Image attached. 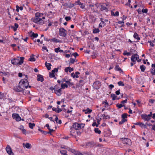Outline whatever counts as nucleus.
<instances>
[{
  "label": "nucleus",
  "instance_id": "obj_1",
  "mask_svg": "<svg viewBox=\"0 0 155 155\" xmlns=\"http://www.w3.org/2000/svg\"><path fill=\"white\" fill-rule=\"evenodd\" d=\"M17 58H19V57H18ZM20 61L18 59L15 58L12 59L11 60L12 63L16 65H19L22 64L23 63L25 58L24 57H20Z\"/></svg>",
  "mask_w": 155,
  "mask_h": 155
},
{
  "label": "nucleus",
  "instance_id": "obj_2",
  "mask_svg": "<svg viewBox=\"0 0 155 155\" xmlns=\"http://www.w3.org/2000/svg\"><path fill=\"white\" fill-rule=\"evenodd\" d=\"M19 84L21 87L23 88L24 90L25 88H27L28 86V82L26 79H23L21 80L19 82Z\"/></svg>",
  "mask_w": 155,
  "mask_h": 155
},
{
  "label": "nucleus",
  "instance_id": "obj_3",
  "mask_svg": "<svg viewBox=\"0 0 155 155\" xmlns=\"http://www.w3.org/2000/svg\"><path fill=\"white\" fill-rule=\"evenodd\" d=\"M59 35L63 37H65L67 35V31L64 28H60L59 30Z\"/></svg>",
  "mask_w": 155,
  "mask_h": 155
},
{
  "label": "nucleus",
  "instance_id": "obj_4",
  "mask_svg": "<svg viewBox=\"0 0 155 155\" xmlns=\"http://www.w3.org/2000/svg\"><path fill=\"white\" fill-rule=\"evenodd\" d=\"M21 87V85L19 84L18 86L14 87L13 88V89L16 92H23L24 91L23 88Z\"/></svg>",
  "mask_w": 155,
  "mask_h": 155
},
{
  "label": "nucleus",
  "instance_id": "obj_5",
  "mask_svg": "<svg viewBox=\"0 0 155 155\" xmlns=\"http://www.w3.org/2000/svg\"><path fill=\"white\" fill-rule=\"evenodd\" d=\"M121 139L124 143H125L129 145H131V140L129 139L126 138H122Z\"/></svg>",
  "mask_w": 155,
  "mask_h": 155
},
{
  "label": "nucleus",
  "instance_id": "obj_6",
  "mask_svg": "<svg viewBox=\"0 0 155 155\" xmlns=\"http://www.w3.org/2000/svg\"><path fill=\"white\" fill-rule=\"evenodd\" d=\"M72 128H73L75 130H77L81 129V127L80 124L76 122L73 124L71 127V130Z\"/></svg>",
  "mask_w": 155,
  "mask_h": 155
},
{
  "label": "nucleus",
  "instance_id": "obj_7",
  "mask_svg": "<svg viewBox=\"0 0 155 155\" xmlns=\"http://www.w3.org/2000/svg\"><path fill=\"white\" fill-rule=\"evenodd\" d=\"M101 84L99 81H97L94 83L93 87L94 89H99Z\"/></svg>",
  "mask_w": 155,
  "mask_h": 155
},
{
  "label": "nucleus",
  "instance_id": "obj_8",
  "mask_svg": "<svg viewBox=\"0 0 155 155\" xmlns=\"http://www.w3.org/2000/svg\"><path fill=\"white\" fill-rule=\"evenodd\" d=\"M6 150L9 155H14V153L12 152V149L9 145L7 146L6 148Z\"/></svg>",
  "mask_w": 155,
  "mask_h": 155
},
{
  "label": "nucleus",
  "instance_id": "obj_9",
  "mask_svg": "<svg viewBox=\"0 0 155 155\" xmlns=\"http://www.w3.org/2000/svg\"><path fill=\"white\" fill-rule=\"evenodd\" d=\"M12 117L14 119H15L17 121H19L21 120V118L18 114L14 113L12 115Z\"/></svg>",
  "mask_w": 155,
  "mask_h": 155
},
{
  "label": "nucleus",
  "instance_id": "obj_10",
  "mask_svg": "<svg viewBox=\"0 0 155 155\" xmlns=\"http://www.w3.org/2000/svg\"><path fill=\"white\" fill-rule=\"evenodd\" d=\"M141 116L142 119L145 121H148L151 119V117H150V115H147L146 114H142Z\"/></svg>",
  "mask_w": 155,
  "mask_h": 155
},
{
  "label": "nucleus",
  "instance_id": "obj_11",
  "mask_svg": "<svg viewBox=\"0 0 155 155\" xmlns=\"http://www.w3.org/2000/svg\"><path fill=\"white\" fill-rule=\"evenodd\" d=\"M22 145L24 148L28 149L31 148L32 147L31 144L28 143H23L22 144Z\"/></svg>",
  "mask_w": 155,
  "mask_h": 155
},
{
  "label": "nucleus",
  "instance_id": "obj_12",
  "mask_svg": "<svg viewBox=\"0 0 155 155\" xmlns=\"http://www.w3.org/2000/svg\"><path fill=\"white\" fill-rule=\"evenodd\" d=\"M66 149L68 151L73 153L75 155L77 154V153L78 152V151L76 150H75L71 148L70 147H66Z\"/></svg>",
  "mask_w": 155,
  "mask_h": 155
},
{
  "label": "nucleus",
  "instance_id": "obj_13",
  "mask_svg": "<svg viewBox=\"0 0 155 155\" xmlns=\"http://www.w3.org/2000/svg\"><path fill=\"white\" fill-rule=\"evenodd\" d=\"M37 80L38 81H40L41 82L44 81L43 76L41 74H38L37 75Z\"/></svg>",
  "mask_w": 155,
  "mask_h": 155
},
{
  "label": "nucleus",
  "instance_id": "obj_14",
  "mask_svg": "<svg viewBox=\"0 0 155 155\" xmlns=\"http://www.w3.org/2000/svg\"><path fill=\"white\" fill-rule=\"evenodd\" d=\"M61 88L59 89L54 90V92L58 96H59L61 95Z\"/></svg>",
  "mask_w": 155,
  "mask_h": 155
},
{
  "label": "nucleus",
  "instance_id": "obj_15",
  "mask_svg": "<svg viewBox=\"0 0 155 155\" xmlns=\"http://www.w3.org/2000/svg\"><path fill=\"white\" fill-rule=\"evenodd\" d=\"M35 55L33 54H31L30 58L28 59V61H35V58L34 57Z\"/></svg>",
  "mask_w": 155,
  "mask_h": 155
},
{
  "label": "nucleus",
  "instance_id": "obj_16",
  "mask_svg": "<svg viewBox=\"0 0 155 155\" xmlns=\"http://www.w3.org/2000/svg\"><path fill=\"white\" fill-rule=\"evenodd\" d=\"M45 64L46 67L47 68V69L48 70H51V64L50 63H48L46 61L45 62Z\"/></svg>",
  "mask_w": 155,
  "mask_h": 155
},
{
  "label": "nucleus",
  "instance_id": "obj_17",
  "mask_svg": "<svg viewBox=\"0 0 155 155\" xmlns=\"http://www.w3.org/2000/svg\"><path fill=\"white\" fill-rule=\"evenodd\" d=\"M48 152V151L47 149H42L41 151H40V153L41 155H43L47 153Z\"/></svg>",
  "mask_w": 155,
  "mask_h": 155
},
{
  "label": "nucleus",
  "instance_id": "obj_18",
  "mask_svg": "<svg viewBox=\"0 0 155 155\" xmlns=\"http://www.w3.org/2000/svg\"><path fill=\"white\" fill-rule=\"evenodd\" d=\"M40 18H38L37 17H35L34 18H32L31 19L32 21H33L35 23L38 24L39 20L40 19Z\"/></svg>",
  "mask_w": 155,
  "mask_h": 155
},
{
  "label": "nucleus",
  "instance_id": "obj_19",
  "mask_svg": "<svg viewBox=\"0 0 155 155\" xmlns=\"http://www.w3.org/2000/svg\"><path fill=\"white\" fill-rule=\"evenodd\" d=\"M83 111H85V114H90L92 112V110L87 108L86 110H83Z\"/></svg>",
  "mask_w": 155,
  "mask_h": 155
},
{
  "label": "nucleus",
  "instance_id": "obj_20",
  "mask_svg": "<svg viewBox=\"0 0 155 155\" xmlns=\"http://www.w3.org/2000/svg\"><path fill=\"white\" fill-rule=\"evenodd\" d=\"M101 10L102 11L105 10L106 12H107L108 11V8H106L105 6L104 5H101Z\"/></svg>",
  "mask_w": 155,
  "mask_h": 155
},
{
  "label": "nucleus",
  "instance_id": "obj_21",
  "mask_svg": "<svg viewBox=\"0 0 155 155\" xmlns=\"http://www.w3.org/2000/svg\"><path fill=\"white\" fill-rule=\"evenodd\" d=\"M51 41H53L54 42H59L61 43V40H58L56 38H54L51 39Z\"/></svg>",
  "mask_w": 155,
  "mask_h": 155
},
{
  "label": "nucleus",
  "instance_id": "obj_22",
  "mask_svg": "<svg viewBox=\"0 0 155 155\" xmlns=\"http://www.w3.org/2000/svg\"><path fill=\"white\" fill-rule=\"evenodd\" d=\"M138 35L135 32L134 35V38L139 40L140 39V38L139 37Z\"/></svg>",
  "mask_w": 155,
  "mask_h": 155
},
{
  "label": "nucleus",
  "instance_id": "obj_23",
  "mask_svg": "<svg viewBox=\"0 0 155 155\" xmlns=\"http://www.w3.org/2000/svg\"><path fill=\"white\" fill-rule=\"evenodd\" d=\"M115 69L116 71H120V73L121 72H123V71L122 70H121V68L119 67V66L118 65H116V67L115 68Z\"/></svg>",
  "mask_w": 155,
  "mask_h": 155
},
{
  "label": "nucleus",
  "instance_id": "obj_24",
  "mask_svg": "<svg viewBox=\"0 0 155 155\" xmlns=\"http://www.w3.org/2000/svg\"><path fill=\"white\" fill-rule=\"evenodd\" d=\"M131 60L132 62H134V64H135V62L137 60L136 59L135 57L134 56V54L132 56L131 58Z\"/></svg>",
  "mask_w": 155,
  "mask_h": 155
},
{
  "label": "nucleus",
  "instance_id": "obj_25",
  "mask_svg": "<svg viewBox=\"0 0 155 155\" xmlns=\"http://www.w3.org/2000/svg\"><path fill=\"white\" fill-rule=\"evenodd\" d=\"M94 131L95 133L100 134L101 131L100 130H99V128H96L94 129Z\"/></svg>",
  "mask_w": 155,
  "mask_h": 155
},
{
  "label": "nucleus",
  "instance_id": "obj_26",
  "mask_svg": "<svg viewBox=\"0 0 155 155\" xmlns=\"http://www.w3.org/2000/svg\"><path fill=\"white\" fill-rule=\"evenodd\" d=\"M61 88L64 89L65 87L66 88L68 87V85H67V84L66 83H64V84L62 83L61 84Z\"/></svg>",
  "mask_w": 155,
  "mask_h": 155
},
{
  "label": "nucleus",
  "instance_id": "obj_27",
  "mask_svg": "<svg viewBox=\"0 0 155 155\" xmlns=\"http://www.w3.org/2000/svg\"><path fill=\"white\" fill-rule=\"evenodd\" d=\"M84 84V81L82 80H80L79 81V83H78V85L79 87H81Z\"/></svg>",
  "mask_w": 155,
  "mask_h": 155
},
{
  "label": "nucleus",
  "instance_id": "obj_28",
  "mask_svg": "<svg viewBox=\"0 0 155 155\" xmlns=\"http://www.w3.org/2000/svg\"><path fill=\"white\" fill-rule=\"evenodd\" d=\"M128 114L127 113H124L121 115V118L124 119H126L127 118Z\"/></svg>",
  "mask_w": 155,
  "mask_h": 155
},
{
  "label": "nucleus",
  "instance_id": "obj_29",
  "mask_svg": "<svg viewBox=\"0 0 155 155\" xmlns=\"http://www.w3.org/2000/svg\"><path fill=\"white\" fill-rule=\"evenodd\" d=\"M29 127L31 129H33L34 126H35V124L34 123H29L28 124Z\"/></svg>",
  "mask_w": 155,
  "mask_h": 155
},
{
  "label": "nucleus",
  "instance_id": "obj_30",
  "mask_svg": "<svg viewBox=\"0 0 155 155\" xmlns=\"http://www.w3.org/2000/svg\"><path fill=\"white\" fill-rule=\"evenodd\" d=\"M127 119H122L121 120V121H120L119 123V124L120 125H121L123 124L125 122H127Z\"/></svg>",
  "mask_w": 155,
  "mask_h": 155
},
{
  "label": "nucleus",
  "instance_id": "obj_31",
  "mask_svg": "<svg viewBox=\"0 0 155 155\" xmlns=\"http://www.w3.org/2000/svg\"><path fill=\"white\" fill-rule=\"evenodd\" d=\"M140 68L142 72H144L146 69V67L142 64L140 66Z\"/></svg>",
  "mask_w": 155,
  "mask_h": 155
},
{
  "label": "nucleus",
  "instance_id": "obj_32",
  "mask_svg": "<svg viewBox=\"0 0 155 155\" xmlns=\"http://www.w3.org/2000/svg\"><path fill=\"white\" fill-rule=\"evenodd\" d=\"M103 116V119H107L108 118H110V117L108 115H105V114L101 115V117H102Z\"/></svg>",
  "mask_w": 155,
  "mask_h": 155
},
{
  "label": "nucleus",
  "instance_id": "obj_33",
  "mask_svg": "<svg viewBox=\"0 0 155 155\" xmlns=\"http://www.w3.org/2000/svg\"><path fill=\"white\" fill-rule=\"evenodd\" d=\"M100 31V30L98 28H94L93 29V33H99Z\"/></svg>",
  "mask_w": 155,
  "mask_h": 155
},
{
  "label": "nucleus",
  "instance_id": "obj_34",
  "mask_svg": "<svg viewBox=\"0 0 155 155\" xmlns=\"http://www.w3.org/2000/svg\"><path fill=\"white\" fill-rule=\"evenodd\" d=\"M111 97L112 98V100H114L116 99L117 97L114 94H112L111 95Z\"/></svg>",
  "mask_w": 155,
  "mask_h": 155
},
{
  "label": "nucleus",
  "instance_id": "obj_35",
  "mask_svg": "<svg viewBox=\"0 0 155 155\" xmlns=\"http://www.w3.org/2000/svg\"><path fill=\"white\" fill-rule=\"evenodd\" d=\"M140 127L142 128L145 129L147 128L146 125V124H144L143 123H141V124H140Z\"/></svg>",
  "mask_w": 155,
  "mask_h": 155
},
{
  "label": "nucleus",
  "instance_id": "obj_36",
  "mask_svg": "<svg viewBox=\"0 0 155 155\" xmlns=\"http://www.w3.org/2000/svg\"><path fill=\"white\" fill-rule=\"evenodd\" d=\"M38 36V35L37 33H34V32L32 33V35L30 36L31 37H32L34 38L37 37Z\"/></svg>",
  "mask_w": 155,
  "mask_h": 155
},
{
  "label": "nucleus",
  "instance_id": "obj_37",
  "mask_svg": "<svg viewBox=\"0 0 155 155\" xmlns=\"http://www.w3.org/2000/svg\"><path fill=\"white\" fill-rule=\"evenodd\" d=\"M44 23V21L42 20L41 18H40L39 21L38 23V24L42 25Z\"/></svg>",
  "mask_w": 155,
  "mask_h": 155
},
{
  "label": "nucleus",
  "instance_id": "obj_38",
  "mask_svg": "<svg viewBox=\"0 0 155 155\" xmlns=\"http://www.w3.org/2000/svg\"><path fill=\"white\" fill-rule=\"evenodd\" d=\"M123 54L124 55H130L131 53L130 52H128L126 50L124 51V52L123 53Z\"/></svg>",
  "mask_w": 155,
  "mask_h": 155
},
{
  "label": "nucleus",
  "instance_id": "obj_39",
  "mask_svg": "<svg viewBox=\"0 0 155 155\" xmlns=\"http://www.w3.org/2000/svg\"><path fill=\"white\" fill-rule=\"evenodd\" d=\"M66 83H67V84L70 87L72 86L74 84L73 83L69 81H67Z\"/></svg>",
  "mask_w": 155,
  "mask_h": 155
},
{
  "label": "nucleus",
  "instance_id": "obj_40",
  "mask_svg": "<svg viewBox=\"0 0 155 155\" xmlns=\"http://www.w3.org/2000/svg\"><path fill=\"white\" fill-rule=\"evenodd\" d=\"M116 106L118 107V108H120L124 106V104H117L116 105Z\"/></svg>",
  "mask_w": 155,
  "mask_h": 155
},
{
  "label": "nucleus",
  "instance_id": "obj_41",
  "mask_svg": "<svg viewBox=\"0 0 155 155\" xmlns=\"http://www.w3.org/2000/svg\"><path fill=\"white\" fill-rule=\"evenodd\" d=\"M54 74L51 72H50L49 73V76L50 78H52L54 77Z\"/></svg>",
  "mask_w": 155,
  "mask_h": 155
},
{
  "label": "nucleus",
  "instance_id": "obj_42",
  "mask_svg": "<svg viewBox=\"0 0 155 155\" xmlns=\"http://www.w3.org/2000/svg\"><path fill=\"white\" fill-rule=\"evenodd\" d=\"M60 152L61 153V155L66 154L67 153V152L65 150H60Z\"/></svg>",
  "mask_w": 155,
  "mask_h": 155
},
{
  "label": "nucleus",
  "instance_id": "obj_43",
  "mask_svg": "<svg viewBox=\"0 0 155 155\" xmlns=\"http://www.w3.org/2000/svg\"><path fill=\"white\" fill-rule=\"evenodd\" d=\"M41 15H42V14H41L39 12H37L35 14V17L39 18L40 17H41Z\"/></svg>",
  "mask_w": 155,
  "mask_h": 155
},
{
  "label": "nucleus",
  "instance_id": "obj_44",
  "mask_svg": "<svg viewBox=\"0 0 155 155\" xmlns=\"http://www.w3.org/2000/svg\"><path fill=\"white\" fill-rule=\"evenodd\" d=\"M148 42L150 43V45L151 46L153 47L154 46V44L153 43V42H154V41H153L152 42L151 41H148Z\"/></svg>",
  "mask_w": 155,
  "mask_h": 155
},
{
  "label": "nucleus",
  "instance_id": "obj_45",
  "mask_svg": "<svg viewBox=\"0 0 155 155\" xmlns=\"http://www.w3.org/2000/svg\"><path fill=\"white\" fill-rule=\"evenodd\" d=\"M118 84L119 86H124V83L121 81H120L117 83Z\"/></svg>",
  "mask_w": 155,
  "mask_h": 155
},
{
  "label": "nucleus",
  "instance_id": "obj_46",
  "mask_svg": "<svg viewBox=\"0 0 155 155\" xmlns=\"http://www.w3.org/2000/svg\"><path fill=\"white\" fill-rule=\"evenodd\" d=\"M58 68H55L54 69L52 70L51 72L54 74L55 72H57L58 71Z\"/></svg>",
  "mask_w": 155,
  "mask_h": 155
},
{
  "label": "nucleus",
  "instance_id": "obj_47",
  "mask_svg": "<svg viewBox=\"0 0 155 155\" xmlns=\"http://www.w3.org/2000/svg\"><path fill=\"white\" fill-rule=\"evenodd\" d=\"M75 61V59L72 58H71L70 59V63L74 64Z\"/></svg>",
  "mask_w": 155,
  "mask_h": 155
},
{
  "label": "nucleus",
  "instance_id": "obj_48",
  "mask_svg": "<svg viewBox=\"0 0 155 155\" xmlns=\"http://www.w3.org/2000/svg\"><path fill=\"white\" fill-rule=\"evenodd\" d=\"M68 71L69 72H71L72 71H74V68H71L70 67H68Z\"/></svg>",
  "mask_w": 155,
  "mask_h": 155
},
{
  "label": "nucleus",
  "instance_id": "obj_49",
  "mask_svg": "<svg viewBox=\"0 0 155 155\" xmlns=\"http://www.w3.org/2000/svg\"><path fill=\"white\" fill-rule=\"evenodd\" d=\"M125 87L126 88L128 89H129L132 88V87L130 85L128 84L126 85L125 86Z\"/></svg>",
  "mask_w": 155,
  "mask_h": 155
},
{
  "label": "nucleus",
  "instance_id": "obj_50",
  "mask_svg": "<svg viewBox=\"0 0 155 155\" xmlns=\"http://www.w3.org/2000/svg\"><path fill=\"white\" fill-rule=\"evenodd\" d=\"M71 19V17L70 16H66L65 17V19L67 21H68L70 20Z\"/></svg>",
  "mask_w": 155,
  "mask_h": 155
},
{
  "label": "nucleus",
  "instance_id": "obj_51",
  "mask_svg": "<svg viewBox=\"0 0 155 155\" xmlns=\"http://www.w3.org/2000/svg\"><path fill=\"white\" fill-rule=\"evenodd\" d=\"M48 130H49V132H47L48 134H50V135H51V133L54 131V130L53 129H50V128H49Z\"/></svg>",
  "mask_w": 155,
  "mask_h": 155
},
{
  "label": "nucleus",
  "instance_id": "obj_52",
  "mask_svg": "<svg viewBox=\"0 0 155 155\" xmlns=\"http://www.w3.org/2000/svg\"><path fill=\"white\" fill-rule=\"evenodd\" d=\"M75 4H71V3H70L69 4V5L68 6V8H71L72 7H73L75 5Z\"/></svg>",
  "mask_w": 155,
  "mask_h": 155
},
{
  "label": "nucleus",
  "instance_id": "obj_53",
  "mask_svg": "<svg viewBox=\"0 0 155 155\" xmlns=\"http://www.w3.org/2000/svg\"><path fill=\"white\" fill-rule=\"evenodd\" d=\"M142 12L143 13H147L148 12V9L147 8L143 9L142 10Z\"/></svg>",
  "mask_w": 155,
  "mask_h": 155
},
{
  "label": "nucleus",
  "instance_id": "obj_54",
  "mask_svg": "<svg viewBox=\"0 0 155 155\" xmlns=\"http://www.w3.org/2000/svg\"><path fill=\"white\" fill-rule=\"evenodd\" d=\"M60 48L59 47H58L57 48H56L54 49L56 53H58L59 51L60 50Z\"/></svg>",
  "mask_w": 155,
  "mask_h": 155
},
{
  "label": "nucleus",
  "instance_id": "obj_55",
  "mask_svg": "<svg viewBox=\"0 0 155 155\" xmlns=\"http://www.w3.org/2000/svg\"><path fill=\"white\" fill-rule=\"evenodd\" d=\"M134 56L135 57L136 59L137 60V59L139 58V56L137 54H134Z\"/></svg>",
  "mask_w": 155,
  "mask_h": 155
},
{
  "label": "nucleus",
  "instance_id": "obj_56",
  "mask_svg": "<svg viewBox=\"0 0 155 155\" xmlns=\"http://www.w3.org/2000/svg\"><path fill=\"white\" fill-rule=\"evenodd\" d=\"M155 71V69L154 68H152L150 69V72L152 74V75H153V73L154 71Z\"/></svg>",
  "mask_w": 155,
  "mask_h": 155
},
{
  "label": "nucleus",
  "instance_id": "obj_57",
  "mask_svg": "<svg viewBox=\"0 0 155 155\" xmlns=\"http://www.w3.org/2000/svg\"><path fill=\"white\" fill-rule=\"evenodd\" d=\"M136 101L137 102L138 106L140 107L141 106V102L139 100H137Z\"/></svg>",
  "mask_w": 155,
  "mask_h": 155
},
{
  "label": "nucleus",
  "instance_id": "obj_58",
  "mask_svg": "<svg viewBox=\"0 0 155 155\" xmlns=\"http://www.w3.org/2000/svg\"><path fill=\"white\" fill-rule=\"evenodd\" d=\"M72 55L75 57V58L78 55V54L77 52H75L72 54Z\"/></svg>",
  "mask_w": 155,
  "mask_h": 155
},
{
  "label": "nucleus",
  "instance_id": "obj_59",
  "mask_svg": "<svg viewBox=\"0 0 155 155\" xmlns=\"http://www.w3.org/2000/svg\"><path fill=\"white\" fill-rule=\"evenodd\" d=\"M127 100L125 99L124 100L122 101L121 102V104H124L125 103H126L127 102Z\"/></svg>",
  "mask_w": 155,
  "mask_h": 155
},
{
  "label": "nucleus",
  "instance_id": "obj_60",
  "mask_svg": "<svg viewBox=\"0 0 155 155\" xmlns=\"http://www.w3.org/2000/svg\"><path fill=\"white\" fill-rule=\"evenodd\" d=\"M149 101L150 103L153 104L155 101V100L154 99H150Z\"/></svg>",
  "mask_w": 155,
  "mask_h": 155
},
{
  "label": "nucleus",
  "instance_id": "obj_61",
  "mask_svg": "<svg viewBox=\"0 0 155 155\" xmlns=\"http://www.w3.org/2000/svg\"><path fill=\"white\" fill-rule=\"evenodd\" d=\"M115 93H116V94L117 95H119V94H120V90L119 89V90L116 91L115 92Z\"/></svg>",
  "mask_w": 155,
  "mask_h": 155
},
{
  "label": "nucleus",
  "instance_id": "obj_62",
  "mask_svg": "<svg viewBox=\"0 0 155 155\" xmlns=\"http://www.w3.org/2000/svg\"><path fill=\"white\" fill-rule=\"evenodd\" d=\"M100 23L101 24V25L103 27H104L105 25V23L104 21H102Z\"/></svg>",
  "mask_w": 155,
  "mask_h": 155
},
{
  "label": "nucleus",
  "instance_id": "obj_63",
  "mask_svg": "<svg viewBox=\"0 0 155 155\" xmlns=\"http://www.w3.org/2000/svg\"><path fill=\"white\" fill-rule=\"evenodd\" d=\"M114 86L113 84H111L109 86V88L110 89H112V88H113L114 87Z\"/></svg>",
  "mask_w": 155,
  "mask_h": 155
},
{
  "label": "nucleus",
  "instance_id": "obj_64",
  "mask_svg": "<svg viewBox=\"0 0 155 155\" xmlns=\"http://www.w3.org/2000/svg\"><path fill=\"white\" fill-rule=\"evenodd\" d=\"M119 15V12L118 11L116 12L115 13V16H118Z\"/></svg>",
  "mask_w": 155,
  "mask_h": 155
}]
</instances>
